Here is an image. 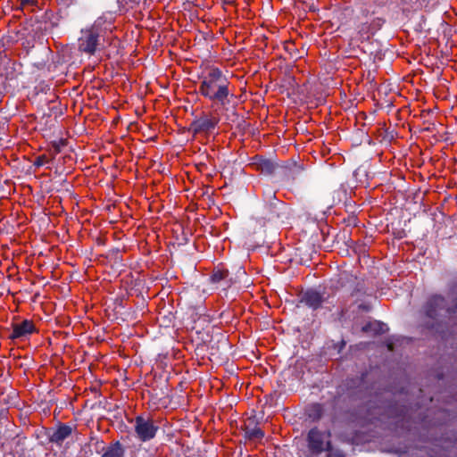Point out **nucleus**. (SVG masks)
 Here are the masks:
<instances>
[{
    "instance_id": "nucleus-30",
    "label": "nucleus",
    "mask_w": 457,
    "mask_h": 457,
    "mask_svg": "<svg viewBox=\"0 0 457 457\" xmlns=\"http://www.w3.org/2000/svg\"><path fill=\"white\" fill-rule=\"evenodd\" d=\"M347 278H348V274H347V273H345V272L341 273V274H340V277H339V280H338V282H339V283H341V285L343 286V281H344V280H346V279H347Z\"/></svg>"
},
{
    "instance_id": "nucleus-3",
    "label": "nucleus",
    "mask_w": 457,
    "mask_h": 457,
    "mask_svg": "<svg viewBox=\"0 0 457 457\" xmlns=\"http://www.w3.org/2000/svg\"><path fill=\"white\" fill-rule=\"evenodd\" d=\"M265 204L262 209V215L268 221H275L279 219L287 218V204L278 200L276 195L271 190L265 194Z\"/></svg>"
},
{
    "instance_id": "nucleus-14",
    "label": "nucleus",
    "mask_w": 457,
    "mask_h": 457,
    "mask_svg": "<svg viewBox=\"0 0 457 457\" xmlns=\"http://www.w3.org/2000/svg\"><path fill=\"white\" fill-rule=\"evenodd\" d=\"M73 428L71 426L60 423L57 428L49 435V442L61 445L62 442L72 434Z\"/></svg>"
},
{
    "instance_id": "nucleus-37",
    "label": "nucleus",
    "mask_w": 457,
    "mask_h": 457,
    "mask_svg": "<svg viewBox=\"0 0 457 457\" xmlns=\"http://www.w3.org/2000/svg\"><path fill=\"white\" fill-rule=\"evenodd\" d=\"M327 437H330V432H328Z\"/></svg>"
},
{
    "instance_id": "nucleus-22",
    "label": "nucleus",
    "mask_w": 457,
    "mask_h": 457,
    "mask_svg": "<svg viewBox=\"0 0 457 457\" xmlns=\"http://www.w3.org/2000/svg\"><path fill=\"white\" fill-rule=\"evenodd\" d=\"M119 253H120V250L118 248H115V249H112V251H110L109 255L113 257L114 264L122 266V263H121L122 259H121V256L119 255Z\"/></svg>"
},
{
    "instance_id": "nucleus-33",
    "label": "nucleus",
    "mask_w": 457,
    "mask_h": 457,
    "mask_svg": "<svg viewBox=\"0 0 457 457\" xmlns=\"http://www.w3.org/2000/svg\"><path fill=\"white\" fill-rule=\"evenodd\" d=\"M387 347H388V349H389L390 351H392V350H393V344H392V343L388 344V345H387Z\"/></svg>"
},
{
    "instance_id": "nucleus-6",
    "label": "nucleus",
    "mask_w": 457,
    "mask_h": 457,
    "mask_svg": "<svg viewBox=\"0 0 457 457\" xmlns=\"http://www.w3.org/2000/svg\"><path fill=\"white\" fill-rule=\"evenodd\" d=\"M422 311L424 315L432 320H436L441 316H449L447 301L441 295H431L423 305Z\"/></svg>"
},
{
    "instance_id": "nucleus-13",
    "label": "nucleus",
    "mask_w": 457,
    "mask_h": 457,
    "mask_svg": "<svg viewBox=\"0 0 457 457\" xmlns=\"http://www.w3.org/2000/svg\"><path fill=\"white\" fill-rule=\"evenodd\" d=\"M203 320L208 322L206 328H203L202 330L198 329L199 326L197 322H195V325L193 328L196 329L197 338L201 341V343L207 345L211 350H213L215 348L213 344L215 334L212 333V328L209 325L210 320L208 316H204Z\"/></svg>"
},
{
    "instance_id": "nucleus-12",
    "label": "nucleus",
    "mask_w": 457,
    "mask_h": 457,
    "mask_svg": "<svg viewBox=\"0 0 457 457\" xmlns=\"http://www.w3.org/2000/svg\"><path fill=\"white\" fill-rule=\"evenodd\" d=\"M245 438L250 441H258L263 438L264 432L257 426L255 417H250L242 428Z\"/></svg>"
},
{
    "instance_id": "nucleus-32",
    "label": "nucleus",
    "mask_w": 457,
    "mask_h": 457,
    "mask_svg": "<svg viewBox=\"0 0 457 457\" xmlns=\"http://www.w3.org/2000/svg\"><path fill=\"white\" fill-rule=\"evenodd\" d=\"M345 342L344 340H342L340 343V349L345 347Z\"/></svg>"
},
{
    "instance_id": "nucleus-28",
    "label": "nucleus",
    "mask_w": 457,
    "mask_h": 457,
    "mask_svg": "<svg viewBox=\"0 0 457 457\" xmlns=\"http://www.w3.org/2000/svg\"><path fill=\"white\" fill-rule=\"evenodd\" d=\"M294 44H288L287 46H286V50L288 51L291 54L292 57H296V54H292V51L294 50Z\"/></svg>"
},
{
    "instance_id": "nucleus-2",
    "label": "nucleus",
    "mask_w": 457,
    "mask_h": 457,
    "mask_svg": "<svg viewBox=\"0 0 457 457\" xmlns=\"http://www.w3.org/2000/svg\"><path fill=\"white\" fill-rule=\"evenodd\" d=\"M253 160V164L256 167L257 170L266 175H272L278 170L287 183L296 180L304 170L303 166L295 162L279 165L262 155H256Z\"/></svg>"
},
{
    "instance_id": "nucleus-20",
    "label": "nucleus",
    "mask_w": 457,
    "mask_h": 457,
    "mask_svg": "<svg viewBox=\"0 0 457 457\" xmlns=\"http://www.w3.org/2000/svg\"><path fill=\"white\" fill-rule=\"evenodd\" d=\"M229 273L230 272L227 269H215L210 277V281L212 284L218 286L229 275Z\"/></svg>"
},
{
    "instance_id": "nucleus-16",
    "label": "nucleus",
    "mask_w": 457,
    "mask_h": 457,
    "mask_svg": "<svg viewBox=\"0 0 457 457\" xmlns=\"http://www.w3.org/2000/svg\"><path fill=\"white\" fill-rule=\"evenodd\" d=\"M213 344L215 345V348L213 350H211V354L212 355L223 354L230 348V344L228 338L222 333L218 332L215 334V339L213 341Z\"/></svg>"
},
{
    "instance_id": "nucleus-15",
    "label": "nucleus",
    "mask_w": 457,
    "mask_h": 457,
    "mask_svg": "<svg viewBox=\"0 0 457 457\" xmlns=\"http://www.w3.org/2000/svg\"><path fill=\"white\" fill-rule=\"evenodd\" d=\"M244 278H246V272L243 267H239L235 276L229 273L216 287H221L223 290H226L236 284L241 283Z\"/></svg>"
},
{
    "instance_id": "nucleus-1",
    "label": "nucleus",
    "mask_w": 457,
    "mask_h": 457,
    "mask_svg": "<svg viewBox=\"0 0 457 457\" xmlns=\"http://www.w3.org/2000/svg\"><path fill=\"white\" fill-rule=\"evenodd\" d=\"M228 77L218 67H210L201 77L199 93L212 104L228 110L236 96Z\"/></svg>"
},
{
    "instance_id": "nucleus-26",
    "label": "nucleus",
    "mask_w": 457,
    "mask_h": 457,
    "mask_svg": "<svg viewBox=\"0 0 457 457\" xmlns=\"http://www.w3.org/2000/svg\"><path fill=\"white\" fill-rule=\"evenodd\" d=\"M454 313H457V297L453 301V305L452 307L448 306L449 316Z\"/></svg>"
},
{
    "instance_id": "nucleus-8",
    "label": "nucleus",
    "mask_w": 457,
    "mask_h": 457,
    "mask_svg": "<svg viewBox=\"0 0 457 457\" xmlns=\"http://www.w3.org/2000/svg\"><path fill=\"white\" fill-rule=\"evenodd\" d=\"M47 34L46 22L41 21V19H36L27 21L22 29H21V35L23 37L28 38V44H30V41H41L44 39V37Z\"/></svg>"
},
{
    "instance_id": "nucleus-9",
    "label": "nucleus",
    "mask_w": 457,
    "mask_h": 457,
    "mask_svg": "<svg viewBox=\"0 0 457 457\" xmlns=\"http://www.w3.org/2000/svg\"><path fill=\"white\" fill-rule=\"evenodd\" d=\"M325 433L317 427L311 428L307 434L308 457H319L324 452Z\"/></svg>"
},
{
    "instance_id": "nucleus-21",
    "label": "nucleus",
    "mask_w": 457,
    "mask_h": 457,
    "mask_svg": "<svg viewBox=\"0 0 457 457\" xmlns=\"http://www.w3.org/2000/svg\"><path fill=\"white\" fill-rule=\"evenodd\" d=\"M323 415V407L320 403H313L309 410V417L313 420H319Z\"/></svg>"
},
{
    "instance_id": "nucleus-23",
    "label": "nucleus",
    "mask_w": 457,
    "mask_h": 457,
    "mask_svg": "<svg viewBox=\"0 0 457 457\" xmlns=\"http://www.w3.org/2000/svg\"><path fill=\"white\" fill-rule=\"evenodd\" d=\"M354 251L358 254L365 255L368 251L367 245L365 244H356V245L354 247Z\"/></svg>"
},
{
    "instance_id": "nucleus-19",
    "label": "nucleus",
    "mask_w": 457,
    "mask_h": 457,
    "mask_svg": "<svg viewBox=\"0 0 457 457\" xmlns=\"http://www.w3.org/2000/svg\"><path fill=\"white\" fill-rule=\"evenodd\" d=\"M41 21L46 22V32L52 33L54 29L59 27L60 19L53 12H46L41 17Z\"/></svg>"
},
{
    "instance_id": "nucleus-18",
    "label": "nucleus",
    "mask_w": 457,
    "mask_h": 457,
    "mask_svg": "<svg viewBox=\"0 0 457 457\" xmlns=\"http://www.w3.org/2000/svg\"><path fill=\"white\" fill-rule=\"evenodd\" d=\"M361 331L364 333H372L375 336L385 334L388 331V327L382 321L374 320L366 323Z\"/></svg>"
},
{
    "instance_id": "nucleus-11",
    "label": "nucleus",
    "mask_w": 457,
    "mask_h": 457,
    "mask_svg": "<svg viewBox=\"0 0 457 457\" xmlns=\"http://www.w3.org/2000/svg\"><path fill=\"white\" fill-rule=\"evenodd\" d=\"M324 302V297L322 294H320L316 289H307L304 291L299 299V303L303 304L304 306L312 309V311H317L322 306Z\"/></svg>"
},
{
    "instance_id": "nucleus-35",
    "label": "nucleus",
    "mask_w": 457,
    "mask_h": 457,
    "mask_svg": "<svg viewBox=\"0 0 457 457\" xmlns=\"http://www.w3.org/2000/svg\"><path fill=\"white\" fill-rule=\"evenodd\" d=\"M438 445H439L441 447H444V448H447V447H448L447 445H445H445H442V444H438Z\"/></svg>"
},
{
    "instance_id": "nucleus-27",
    "label": "nucleus",
    "mask_w": 457,
    "mask_h": 457,
    "mask_svg": "<svg viewBox=\"0 0 457 457\" xmlns=\"http://www.w3.org/2000/svg\"><path fill=\"white\" fill-rule=\"evenodd\" d=\"M332 448L333 445L330 440L324 441V452H331Z\"/></svg>"
},
{
    "instance_id": "nucleus-17",
    "label": "nucleus",
    "mask_w": 457,
    "mask_h": 457,
    "mask_svg": "<svg viewBox=\"0 0 457 457\" xmlns=\"http://www.w3.org/2000/svg\"><path fill=\"white\" fill-rule=\"evenodd\" d=\"M103 450L101 457H124L125 455V448L120 441L112 442Z\"/></svg>"
},
{
    "instance_id": "nucleus-24",
    "label": "nucleus",
    "mask_w": 457,
    "mask_h": 457,
    "mask_svg": "<svg viewBox=\"0 0 457 457\" xmlns=\"http://www.w3.org/2000/svg\"><path fill=\"white\" fill-rule=\"evenodd\" d=\"M46 162V157L45 155H39L37 156L34 161V166L36 167H41L45 165Z\"/></svg>"
},
{
    "instance_id": "nucleus-10",
    "label": "nucleus",
    "mask_w": 457,
    "mask_h": 457,
    "mask_svg": "<svg viewBox=\"0 0 457 457\" xmlns=\"http://www.w3.org/2000/svg\"><path fill=\"white\" fill-rule=\"evenodd\" d=\"M35 331L36 327L33 321L29 320H23L21 322L12 323V331L7 329L8 335L6 337L11 340L24 339Z\"/></svg>"
},
{
    "instance_id": "nucleus-31",
    "label": "nucleus",
    "mask_w": 457,
    "mask_h": 457,
    "mask_svg": "<svg viewBox=\"0 0 457 457\" xmlns=\"http://www.w3.org/2000/svg\"><path fill=\"white\" fill-rule=\"evenodd\" d=\"M359 308L361 309V310L367 311V312L370 310V306L365 305L363 303L360 304Z\"/></svg>"
},
{
    "instance_id": "nucleus-4",
    "label": "nucleus",
    "mask_w": 457,
    "mask_h": 457,
    "mask_svg": "<svg viewBox=\"0 0 457 457\" xmlns=\"http://www.w3.org/2000/svg\"><path fill=\"white\" fill-rule=\"evenodd\" d=\"M134 430L139 441L148 442L156 436L159 426L150 416L137 415L134 419Z\"/></svg>"
},
{
    "instance_id": "nucleus-7",
    "label": "nucleus",
    "mask_w": 457,
    "mask_h": 457,
    "mask_svg": "<svg viewBox=\"0 0 457 457\" xmlns=\"http://www.w3.org/2000/svg\"><path fill=\"white\" fill-rule=\"evenodd\" d=\"M220 119L212 113H202L195 118L189 125L188 131L194 135L197 134H212L216 129Z\"/></svg>"
},
{
    "instance_id": "nucleus-36",
    "label": "nucleus",
    "mask_w": 457,
    "mask_h": 457,
    "mask_svg": "<svg viewBox=\"0 0 457 457\" xmlns=\"http://www.w3.org/2000/svg\"><path fill=\"white\" fill-rule=\"evenodd\" d=\"M232 115L236 116V117H238V115L235 112H232Z\"/></svg>"
},
{
    "instance_id": "nucleus-29",
    "label": "nucleus",
    "mask_w": 457,
    "mask_h": 457,
    "mask_svg": "<svg viewBox=\"0 0 457 457\" xmlns=\"http://www.w3.org/2000/svg\"><path fill=\"white\" fill-rule=\"evenodd\" d=\"M20 1H21V5L34 4L37 3V0H20Z\"/></svg>"
},
{
    "instance_id": "nucleus-5",
    "label": "nucleus",
    "mask_w": 457,
    "mask_h": 457,
    "mask_svg": "<svg viewBox=\"0 0 457 457\" xmlns=\"http://www.w3.org/2000/svg\"><path fill=\"white\" fill-rule=\"evenodd\" d=\"M100 46H102L100 36L96 27L81 30V35L78 40L79 51L88 55H94Z\"/></svg>"
},
{
    "instance_id": "nucleus-25",
    "label": "nucleus",
    "mask_w": 457,
    "mask_h": 457,
    "mask_svg": "<svg viewBox=\"0 0 457 457\" xmlns=\"http://www.w3.org/2000/svg\"><path fill=\"white\" fill-rule=\"evenodd\" d=\"M408 412V410L403 407L399 412L397 413H393L392 411H390V416L392 417H395V418H400V417H404Z\"/></svg>"
},
{
    "instance_id": "nucleus-34",
    "label": "nucleus",
    "mask_w": 457,
    "mask_h": 457,
    "mask_svg": "<svg viewBox=\"0 0 457 457\" xmlns=\"http://www.w3.org/2000/svg\"><path fill=\"white\" fill-rule=\"evenodd\" d=\"M225 2L228 4H231L232 2H234V0H226Z\"/></svg>"
}]
</instances>
